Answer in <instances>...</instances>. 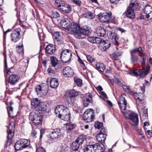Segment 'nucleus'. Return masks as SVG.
Wrapping results in <instances>:
<instances>
[{"label":"nucleus","instance_id":"1","mask_svg":"<svg viewBox=\"0 0 152 152\" xmlns=\"http://www.w3.org/2000/svg\"><path fill=\"white\" fill-rule=\"evenodd\" d=\"M139 4L136 0L134 2L132 1L127 8L126 12L123 13V15H126L128 18H133L135 16L134 11L139 10Z\"/></svg>","mask_w":152,"mask_h":152},{"label":"nucleus","instance_id":"2","mask_svg":"<svg viewBox=\"0 0 152 152\" xmlns=\"http://www.w3.org/2000/svg\"><path fill=\"white\" fill-rule=\"evenodd\" d=\"M78 94V92L75 90H68L64 94L63 99L68 104H72L75 103V97Z\"/></svg>","mask_w":152,"mask_h":152},{"label":"nucleus","instance_id":"3","mask_svg":"<svg viewBox=\"0 0 152 152\" xmlns=\"http://www.w3.org/2000/svg\"><path fill=\"white\" fill-rule=\"evenodd\" d=\"M54 4L55 7L65 13H68L72 10L71 6L64 1L56 0Z\"/></svg>","mask_w":152,"mask_h":152},{"label":"nucleus","instance_id":"4","mask_svg":"<svg viewBox=\"0 0 152 152\" xmlns=\"http://www.w3.org/2000/svg\"><path fill=\"white\" fill-rule=\"evenodd\" d=\"M43 114L42 113L38 111L31 113L29 116L31 120L35 125L41 124L42 122Z\"/></svg>","mask_w":152,"mask_h":152},{"label":"nucleus","instance_id":"5","mask_svg":"<svg viewBox=\"0 0 152 152\" xmlns=\"http://www.w3.org/2000/svg\"><path fill=\"white\" fill-rule=\"evenodd\" d=\"M63 137L61 131L60 129H51L50 133L48 135V140L51 141L55 139H59Z\"/></svg>","mask_w":152,"mask_h":152},{"label":"nucleus","instance_id":"6","mask_svg":"<svg viewBox=\"0 0 152 152\" xmlns=\"http://www.w3.org/2000/svg\"><path fill=\"white\" fill-rule=\"evenodd\" d=\"M150 70V66L148 65L146 67V69L144 68L142 69H136L129 72V74L132 76H140V78H143L147 75Z\"/></svg>","mask_w":152,"mask_h":152},{"label":"nucleus","instance_id":"7","mask_svg":"<svg viewBox=\"0 0 152 152\" xmlns=\"http://www.w3.org/2000/svg\"><path fill=\"white\" fill-rule=\"evenodd\" d=\"M11 124H10L9 125L7 130V135L4 145L5 148L10 146L12 143V136L14 135V133L13 132L15 130V127L14 123H13L12 125H11Z\"/></svg>","mask_w":152,"mask_h":152},{"label":"nucleus","instance_id":"8","mask_svg":"<svg viewBox=\"0 0 152 152\" xmlns=\"http://www.w3.org/2000/svg\"><path fill=\"white\" fill-rule=\"evenodd\" d=\"M30 143V141L29 140L21 139L16 142L14 147L16 150H20L28 147Z\"/></svg>","mask_w":152,"mask_h":152},{"label":"nucleus","instance_id":"9","mask_svg":"<svg viewBox=\"0 0 152 152\" xmlns=\"http://www.w3.org/2000/svg\"><path fill=\"white\" fill-rule=\"evenodd\" d=\"M91 31L88 26H84L80 27V32L75 34V36L78 39H84L86 37V35L91 34Z\"/></svg>","mask_w":152,"mask_h":152},{"label":"nucleus","instance_id":"10","mask_svg":"<svg viewBox=\"0 0 152 152\" xmlns=\"http://www.w3.org/2000/svg\"><path fill=\"white\" fill-rule=\"evenodd\" d=\"M72 56V52L69 49L63 50L61 53L60 59L64 63L68 62L71 59Z\"/></svg>","mask_w":152,"mask_h":152},{"label":"nucleus","instance_id":"11","mask_svg":"<svg viewBox=\"0 0 152 152\" xmlns=\"http://www.w3.org/2000/svg\"><path fill=\"white\" fill-rule=\"evenodd\" d=\"M126 96V94L125 93L121 94L120 96L119 99L118 100V103L119 107L121 110H126L127 104L126 100L125 98ZM121 112L124 115H126L125 112L121 110Z\"/></svg>","mask_w":152,"mask_h":152},{"label":"nucleus","instance_id":"12","mask_svg":"<svg viewBox=\"0 0 152 152\" xmlns=\"http://www.w3.org/2000/svg\"><path fill=\"white\" fill-rule=\"evenodd\" d=\"M107 132L106 129L102 128L101 129L99 133L97 134L96 136L97 140L100 143H103L105 140Z\"/></svg>","mask_w":152,"mask_h":152},{"label":"nucleus","instance_id":"13","mask_svg":"<svg viewBox=\"0 0 152 152\" xmlns=\"http://www.w3.org/2000/svg\"><path fill=\"white\" fill-rule=\"evenodd\" d=\"M68 109L64 106L58 105L55 109V113L57 116L61 118Z\"/></svg>","mask_w":152,"mask_h":152},{"label":"nucleus","instance_id":"14","mask_svg":"<svg viewBox=\"0 0 152 152\" xmlns=\"http://www.w3.org/2000/svg\"><path fill=\"white\" fill-rule=\"evenodd\" d=\"M128 118L134 123H131V126H134L135 128L136 127L139 123L138 116L137 114L133 112H131L129 114Z\"/></svg>","mask_w":152,"mask_h":152},{"label":"nucleus","instance_id":"15","mask_svg":"<svg viewBox=\"0 0 152 152\" xmlns=\"http://www.w3.org/2000/svg\"><path fill=\"white\" fill-rule=\"evenodd\" d=\"M21 29L20 28H16L13 31L11 34V40L14 42H18L20 39V32Z\"/></svg>","mask_w":152,"mask_h":152},{"label":"nucleus","instance_id":"16","mask_svg":"<svg viewBox=\"0 0 152 152\" xmlns=\"http://www.w3.org/2000/svg\"><path fill=\"white\" fill-rule=\"evenodd\" d=\"M111 15V12H109L108 13H100L98 15L99 19L102 22H108L110 20Z\"/></svg>","mask_w":152,"mask_h":152},{"label":"nucleus","instance_id":"17","mask_svg":"<svg viewBox=\"0 0 152 152\" xmlns=\"http://www.w3.org/2000/svg\"><path fill=\"white\" fill-rule=\"evenodd\" d=\"M144 16H146V18L148 19H152V8L150 5H147L145 6L144 9Z\"/></svg>","mask_w":152,"mask_h":152},{"label":"nucleus","instance_id":"18","mask_svg":"<svg viewBox=\"0 0 152 152\" xmlns=\"http://www.w3.org/2000/svg\"><path fill=\"white\" fill-rule=\"evenodd\" d=\"M94 152H102L105 149V147L103 143H97L93 145Z\"/></svg>","mask_w":152,"mask_h":152},{"label":"nucleus","instance_id":"19","mask_svg":"<svg viewBox=\"0 0 152 152\" xmlns=\"http://www.w3.org/2000/svg\"><path fill=\"white\" fill-rule=\"evenodd\" d=\"M93 66L100 73H103L105 69V66L103 63L98 62L94 63Z\"/></svg>","mask_w":152,"mask_h":152},{"label":"nucleus","instance_id":"20","mask_svg":"<svg viewBox=\"0 0 152 152\" xmlns=\"http://www.w3.org/2000/svg\"><path fill=\"white\" fill-rule=\"evenodd\" d=\"M80 28L79 25L77 23H71L69 30L75 32V34L78 33L80 32Z\"/></svg>","mask_w":152,"mask_h":152},{"label":"nucleus","instance_id":"21","mask_svg":"<svg viewBox=\"0 0 152 152\" xmlns=\"http://www.w3.org/2000/svg\"><path fill=\"white\" fill-rule=\"evenodd\" d=\"M19 79V77L17 75H11L9 77V83L11 85H14L18 81Z\"/></svg>","mask_w":152,"mask_h":152},{"label":"nucleus","instance_id":"22","mask_svg":"<svg viewBox=\"0 0 152 152\" xmlns=\"http://www.w3.org/2000/svg\"><path fill=\"white\" fill-rule=\"evenodd\" d=\"M56 49L53 44H49L45 48L46 52L48 55H52L55 52Z\"/></svg>","mask_w":152,"mask_h":152},{"label":"nucleus","instance_id":"23","mask_svg":"<svg viewBox=\"0 0 152 152\" xmlns=\"http://www.w3.org/2000/svg\"><path fill=\"white\" fill-rule=\"evenodd\" d=\"M88 40L92 43H98L100 44H105L104 40H102L98 37H89L88 39Z\"/></svg>","mask_w":152,"mask_h":152},{"label":"nucleus","instance_id":"24","mask_svg":"<svg viewBox=\"0 0 152 152\" xmlns=\"http://www.w3.org/2000/svg\"><path fill=\"white\" fill-rule=\"evenodd\" d=\"M63 72L64 74L66 77L72 76L74 74L72 69L69 66L65 67Z\"/></svg>","mask_w":152,"mask_h":152},{"label":"nucleus","instance_id":"25","mask_svg":"<svg viewBox=\"0 0 152 152\" xmlns=\"http://www.w3.org/2000/svg\"><path fill=\"white\" fill-rule=\"evenodd\" d=\"M71 23L70 21L67 18L62 19L60 23V26L64 28H69L71 25Z\"/></svg>","mask_w":152,"mask_h":152},{"label":"nucleus","instance_id":"26","mask_svg":"<svg viewBox=\"0 0 152 152\" xmlns=\"http://www.w3.org/2000/svg\"><path fill=\"white\" fill-rule=\"evenodd\" d=\"M48 109L47 104L46 103L41 102L37 108L36 111H38L42 113V112L46 111Z\"/></svg>","mask_w":152,"mask_h":152},{"label":"nucleus","instance_id":"27","mask_svg":"<svg viewBox=\"0 0 152 152\" xmlns=\"http://www.w3.org/2000/svg\"><path fill=\"white\" fill-rule=\"evenodd\" d=\"M47 83L48 85H50V86H58L59 85L58 80L55 78L51 79L48 78Z\"/></svg>","mask_w":152,"mask_h":152},{"label":"nucleus","instance_id":"28","mask_svg":"<svg viewBox=\"0 0 152 152\" xmlns=\"http://www.w3.org/2000/svg\"><path fill=\"white\" fill-rule=\"evenodd\" d=\"M80 144L76 140L74 141L70 145L71 148L73 151H78L80 148Z\"/></svg>","mask_w":152,"mask_h":152},{"label":"nucleus","instance_id":"29","mask_svg":"<svg viewBox=\"0 0 152 152\" xmlns=\"http://www.w3.org/2000/svg\"><path fill=\"white\" fill-rule=\"evenodd\" d=\"M130 60L132 63H134L138 61V57L137 54L134 53L130 51Z\"/></svg>","mask_w":152,"mask_h":152},{"label":"nucleus","instance_id":"30","mask_svg":"<svg viewBox=\"0 0 152 152\" xmlns=\"http://www.w3.org/2000/svg\"><path fill=\"white\" fill-rule=\"evenodd\" d=\"M96 33L98 36L103 37L106 34V31L104 28L101 27H99L97 28Z\"/></svg>","mask_w":152,"mask_h":152},{"label":"nucleus","instance_id":"31","mask_svg":"<svg viewBox=\"0 0 152 152\" xmlns=\"http://www.w3.org/2000/svg\"><path fill=\"white\" fill-rule=\"evenodd\" d=\"M60 118L65 121H68L70 120V113L69 110V109L64 113L61 117V118Z\"/></svg>","mask_w":152,"mask_h":152},{"label":"nucleus","instance_id":"32","mask_svg":"<svg viewBox=\"0 0 152 152\" xmlns=\"http://www.w3.org/2000/svg\"><path fill=\"white\" fill-rule=\"evenodd\" d=\"M66 130L69 131H71L75 129L76 126L75 124H73L70 122L66 123Z\"/></svg>","mask_w":152,"mask_h":152},{"label":"nucleus","instance_id":"33","mask_svg":"<svg viewBox=\"0 0 152 152\" xmlns=\"http://www.w3.org/2000/svg\"><path fill=\"white\" fill-rule=\"evenodd\" d=\"M88 111V116L91 118V121H92L94 118V111L92 109H89L87 110Z\"/></svg>","mask_w":152,"mask_h":152},{"label":"nucleus","instance_id":"34","mask_svg":"<svg viewBox=\"0 0 152 152\" xmlns=\"http://www.w3.org/2000/svg\"><path fill=\"white\" fill-rule=\"evenodd\" d=\"M110 82L112 85H114V83L115 84L118 85H120L122 84L123 81L120 79H118L117 78H115L113 80H110Z\"/></svg>","mask_w":152,"mask_h":152},{"label":"nucleus","instance_id":"35","mask_svg":"<svg viewBox=\"0 0 152 152\" xmlns=\"http://www.w3.org/2000/svg\"><path fill=\"white\" fill-rule=\"evenodd\" d=\"M41 102L38 99L35 98L31 100V105L34 107L36 109L37 107L39 105V104Z\"/></svg>","mask_w":152,"mask_h":152},{"label":"nucleus","instance_id":"36","mask_svg":"<svg viewBox=\"0 0 152 152\" xmlns=\"http://www.w3.org/2000/svg\"><path fill=\"white\" fill-rule=\"evenodd\" d=\"M84 152H94V149L93 145H88L83 149Z\"/></svg>","mask_w":152,"mask_h":152},{"label":"nucleus","instance_id":"37","mask_svg":"<svg viewBox=\"0 0 152 152\" xmlns=\"http://www.w3.org/2000/svg\"><path fill=\"white\" fill-rule=\"evenodd\" d=\"M86 138V136L83 134H81L79 136L76 140L81 145L84 142V140Z\"/></svg>","mask_w":152,"mask_h":152},{"label":"nucleus","instance_id":"38","mask_svg":"<svg viewBox=\"0 0 152 152\" xmlns=\"http://www.w3.org/2000/svg\"><path fill=\"white\" fill-rule=\"evenodd\" d=\"M51 63L53 67H55L58 64V61L56 57L52 56L50 58Z\"/></svg>","mask_w":152,"mask_h":152},{"label":"nucleus","instance_id":"39","mask_svg":"<svg viewBox=\"0 0 152 152\" xmlns=\"http://www.w3.org/2000/svg\"><path fill=\"white\" fill-rule=\"evenodd\" d=\"M87 112L88 111L87 110L84 112L83 114V119L86 122H91V120L88 117Z\"/></svg>","mask_w":152,"mask_h":152},{"label":"nucleus","instance_id":"40","mask_svg":"<svg viewBox=\"0 0 152 152\" xmlns=\"http://www.w3.org/2000/svg\"><path fill=\"white\" fill-rule=\"evenodd\" d=\"M119 37L117 35L115 36L113 39H112L113 43L116 46H118L121 44V42L119 41Z\"/></svg>","mask_w":152,"mask_h":152},{"label":"nucleus","instance_id":"41","mask_svg":"<svg viewBox=\"0 0 152 152\" xmlns=\"http://www.w3.org/2000/svg\"><path fill=\"white\" fill-rule=\"evenodd\" d=\"M105 44H100L99 47L102 49V50H104V51L106 50L110 46V44H107L105 43Z\"/></svg>","mask_w":152,"mask_h":152},{"label":"nucleus","instance_id":"42","mask_svg":"<svg viewBox=\"0 0 152 152\" xmlns=\"http://www.w3.org/2000/svg\"><path fill=\"white\" fill-rule=\"evenodd\" d=\"M54 44L56 46H59L62 44L63 42V37L54 40Z\"/></svg>","mask_w":152,"mask_h":152},{"label":"nucleus","instance_id":"43","mask_svg":"<svg viewBox=\"0 0 152 152\" xmlns=\"http://www.w3.org/2000/svg\"><path fill=\"white\" fill-rule=\"evenodd\" d=\"M130 51L135 54H137V52H139L142 54V55H143V51L142 48L140 47L131 50Z\"/></svg>","mask_w":152,"mask_h":152},{"label":"nucleus","instance_id":"44","mask_svg":"<svg viewBox=\"0 0 152 152\" xmlns=\"http://www.w3.org/2000/svg\"><path fill=\"white\" fill-rule=\"evenodd\" d=\"M83 100L90 102L91 103L92 101V95L89 94H86L85 96H84Z\"/></svg>","mask_w":152,"mask_h":152},{"label":"nucleus","instance_id":"45","mask_svg":"<svg viewBox=\"0 0 152 152\" xmlns=\"http://www.w3.org/2000/svg\"><path fill=\"white\" fill-rule=\"evenodd\" d=\"M123 87V88L124 90L126 92L129 93L131 94L134 93L133 91L131 89L129 88V86H122Z\"/></svg>","mask_w":152,"mask_h":152},{"label":"nucleus","instance_id":"46","mask_svg":"<svg viewBox=\"0 0 152 152\" xmlns=\"http://www.w3.org/2000/svg\"><path fill=\"white\" fill-rule=\"evenodd\" d=\"M118 35L115 33H113L111 31H108L107 33V36L108 38L113 39Z\"/></svg>","mask_w":152,"mask_h":152},{"label":"nucleus","instance_id":"47","mask_svg":"<svg viewBox=\"0 0 152 152\" xmlns=\"http://www.w3.org/2000/svg\"><path fill=\"white\" fill-rule=\"evenodd\" d=\"M51 15L52 17L55 18H57L60 16L59 14L56 11H52Z\"/></svg>","mask_w":152,"mask_h":152},{"label":"nucleus","instance_id":"48","mask_svg":"<svg viewBox=\"0 0 152 152\" xmlns=\"http://www.w3.org/2000/svg\"><path fill=\"white\" fill-rule=\"evenodd\" d=\"M20 87L19 86V87L17 88H10L9 87H6V90L7 91H9L10 92H12L14 91H17V90L20 89Z\"/></svg>","mask_w":152,"mask_h":152},{"label":"nucleus","instance_id":"49","mask_svg":"<svg viewBox=\"0 0 152 152\" xmlns=\"http://www.w3.org/2000/svg\"><path fill=\"white\" fill-rule=\"evenodd\" d=\"M35 152H46L45 149L42 146H36Z\"/></svg>","mask_w":152,"mask_h":152},{"label":"nucleus","instance_id":"50","mask_svg":"<svg viewBox=\"0 0 152 152\" xmlns=\"http://www.w3.org/2000/svg\"><path fill=\"white\" fill-rule=\"evenodd\" d=\"M53 37L54 40H55L63 37L60 35L58 32H55L53 34Z\"/></svg>","mask_w":152,"mask_h":152},{"label":"nucleus","instance_id":"51","mask_svg":"<svg viewBox=\"0 0 152 152\" xmlns=\"http://www.w3.org/2000/svg\"><path fill=\"white\" fill-rule=\"evenodd\" d=\"M23 45L22 44L21 46L18 45L16 47V50L18 53H22L23 52Z\"/></svg>","mask_w":152,"mask_h":152},{"label":"nucleus","instance_id":"52","mask_svg":"<svg viewBox=\"0 0 152 152\" xmlns=\"http://www.w3.org/2000/svg\"><path fill=\"white\" fill-rule=\"evenodd\" d=\"M4 72H6L7 74L10 75V74L11 72V71L7 69V60L6 58H5L4 60Z\"/></svg>","mask_w":152,"mask_h":152},{"label":"nucleus","instance_id":"53","mask_svg":"<svg viewBox=\"0 0 152 152\" xmlns=\"http://www.w3.org/2000/svg\"><path fill=\"white\" fill-rule=\"evenodd\" d=\"M103 123L99 121H96L94 124V127L97 129H100L103 126Z\"/></svg>","mask_w":152,"mask_h":152},{"label":"nucleus","instance_id":"54","mask_svg":"<svg viewBox=\"0 0 152 152\" xmlns=\"http://www.w3.org/2000/svg\"><path fill=\"white\" fill-rule=\"evenodd\" d=\"M11 30H10L9 29H8L6 31H4V30L3 31V45H5V42H6V33L8 32H9Z\"/></svg>","mask_w":152,"mask_h":152},{"label":"nucleus","instance_id":"55","mask_svg":"<svg viewBox=\"0 0 152 152\" xmlns=\"http://www.w3.org/2000/svg\"><path fill=\"white\" fill-rule=\"evenodd\" d=\"M74 81L77 86H82V80L80 78H75Z\"/></svg>","mask_w":152,"mask_h":152},{"label":"nucleus","instance_id":"56","mask_svg":"<svg viewBox=\"0 0 152 152\" xmlns=\"http://www.w3.org/2000/svg\"><path fill=\"white\" fill-rule=\"evenodd\" d=\"M86 58L88 61L92 63L95 61V58H93L92 56L90 55H87Z\"/></svg>","mask_w":152,"mask_h":152},{"label":"nucleus","instance_id":"57","mask_svg":"<svg viewBox=\"0 0 152 152\" xmlns=\"http://www.w3.org/2000/svg\"><path fill=\"white\" fill-rule=\"evenodd\" d=\"M8 115H10L11 114L12 112L13 108L11 106H8L7 107Z\"/></svg>","mask_w":152,"mask_h":152},{"label":"nucleus","instance_id":"58","mask_svg":"<svg viewBox=\"0 0 152 152\" xmlns=\"http://www.w3.org/2000/svg\"><path fill=\"white\" fill-rule=\"evenodd\" d=\"M72 2L78 6H80L81 5V1L80 0H71Z\"/></svg>","mask_w":152,"mask_h":152},{"label":"nucleus","instance_id":"59","mask_svg":"<svg viewBox=\"0 0 152 152\" xmlns=\"http://www.w3.org/2000/svg\"><path fill=\"white\" fill-rule=\"evenodd\" d=\"M48 86H42V93H46L48 91Z\"/></svg>","mask_w":152,"mask_h":152},{"label":"nucleus","instance_id":"60","mask_svg":"<svg viewBox=\"0 0 152 152\" xmlns=\"http://www.w3.org/2000/svg\"><path fill=\"white\" fill-rule=\"evenodd\" d=\"M35 89L36 92L38 93H42V86H36Z\"/></svg>","mask_w":152,"mask_h":152},{"label":"nucleus","instance_id":"61","mask_svg":"<svg viewBox=\"0 0 152 152\" xmlns=\"http://www.w3.org/2000/svg\"><path fill=\"white\" fill-rule=\"evenodd\" d=\"M37 134V131L33 129L32 131L31 134V136L33 137H36V136Z\"/></svg>","mask_w":152,"mask_h":152},{"label":"nucleus","instance_id":"62","mask_svg":"<svg viewBox=\"0 0 152 152\" xmlns=\"http://www.w3.org/2000/svg\"><path fill=\"white\" fill-rule=\"evenodd\" d=\"M143 115L145 117L148 116V110L147 109L144 108L142 110Z\"/></svg>","mask_w":152,"mask_h":152},{"label":"nucleus","instance_id":"63","mask_svg":"<svg viewBox=\"0 0 152 152\" xmlns=\"http://www.w3.org/2000/svg\"><path fill=\"white\" fill-rule=\"evenodd\" d=\"M112 56L113 58L115 60H118L119 59V56L115 52L113 53Z\"/></svg>","mask_w":152,"mask_h":152},{"label":"nucleus","instance_id":"64","mask_svg":"<svg viewBox=\"0 0 152 152\" xmlns=\"http://www.w3.org/2000/svg\"><path fill=\"white\" fill-rule=\"evenodd\" d=\"M40 136L39 139L40 140H41L43 134H44L45 133V130L44 129H42L40 130Z\"/></svg>","mask_w":152,"mask_h":152}]
</instances>
